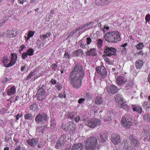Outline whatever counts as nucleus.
Wrapping results in <instances>:
<instances>
[{"instance_id":"obj_1","label":"nucleus","mask_w":150,"mask_h":150,"mask_svg":"<svg viewBox=\"0 0 150 150\" xmlns=\"http://www.w3.org/2000/svg\"><path fill=\"white\" fill-rule=\"evenodd\" d=\"M84 75V72L81 65H76L69 75V80L72 86L76 89L81 86V80Z\"/></svg>"},{"instance_id":"obj_2","label":"nucleus","mask_w":150,"mask_h":150,"mask_svg":"<svg viewBox=\"0 0 150 150\" xmlns=\"http://www.w3.org/2000/svg\"><path fill=\"white\" fill-rule=\"evenodd\" d=\"M121 34L117 31H113L107 33L105 36L106 40L111 42H117L121 40Z\"/></svg>"},{"instance_id":"obj_3","label":"nucleus","mask_w":150,"mask_h":150,"mask_svg":"<svg viewBox=\"0 0 150 150\" xmlns=\"http://www.w3.org/2000/svg\"><path fill=\"white\" fill-rule=\"evenodd\" d=\"M115 101L117 102L119 107L126 110L129 109V107L124 100L121 95L119 94H116L115 97Z\"/></svg>"},{"instance_id":"obj_4","label":"nucleus","mask_w":150,"mask_h":150,"mask_svg":"<svg viewBox=\"0 0 150 150\" xmlns=\"http://www.w3.org/2000/svg\"><path fill=\"white\" fill-rule=\"evenodd\" d=\"M85 124L89 127L94 128L101 125L100 120L97 118H92L89 120L88 118L84 120Z\"/></svg>"},{"instance_id":"obj_5","label":"nucleus","mask_w":150,"mask_h":150,"mask_svg":"<svg viewBox=\"0 0 150 150\" xmlns=\"http://www.w3.org/2000/svg\"><path fill=\"white\" fill-rule=\"evenodd\" d=\"M97 142V138L93 137L88 140L85 144V147L88 150H95Z\"/></svg>"},{"instance_id":"obj_6","label":"nucleus","mask_w":150,"mask_h":150,"mask_svg":"<svg viewBox=\"0 0 150 150\" xmlns=\"http://www.w3.org/2000/svg\"><path fill=\"white\" fill-rule=\"evenodd\" d=\"M122 125L125 128H128L130 127L134 122L132 117L130 116L126 115L122 118Z\"/></svg>"},{"instance_id":"obj_7","label":"nucleus","mask_w":150,"mask_h":150,"mask_svg":"<svg viewBox=\"0 0 150 150\" xmlns=\"http://www.w3.org/2000/svg\"><path fill=\"white\" fill-rule=\"evenodd\" d=\"M48 119V117L46 113L41 112L37 115L35 120L37 123L42 124L45 122Z\"/></svg>"},{"instance_id":"obj_8","label":"nucleus","mask_w":150,"mask_h":150,"mask_svg":"<svg viewBox=\"0 0 150 150\" xmlns=\"http://www.w3.org/2000/svg\"><path fill=\"white\" fill-rule=\"evenodd\" d=\"M141 136L142 139H143L144 141L150 142V129L146 128L144 129L141 133Z\"/></svg>"},{"instance_id":"obj_9","label":"nucleus","mask_w":150,"mask_h":150,"mask_svg":"<svg viewBox=\"0 0 150 150\" xmlns=\"http://www.w3.org/2000/svg\"><path fill=\"white\" fill-rule=\"evenodd\" d=\"M116 50L114 48L109 47L107 46L105 47L104 52L106 56H110L113 55L116 52Z\"/></svg>"},{"instance_id":"obj_10","label":"nucleus","mask_w":150,"mask_h":150,"mask_svg":"<svg viewBox=\"0 0 150 150\" xmlns=\"http://www.w3.org/2000/svg\"><path fill=\"white\" fill-rule=\"evenodd\" d=\"M111 140L112 142L114 144H118L121 142L120 136L117 134H113L111 137Z\"/></svg>"},{"instance_id":"obj_11","label":"nucleus","mask_w":150,"mask_h":150,"mask_svg":"<svg viewBox=\"0 0 150 150\" xmlns=\"http://www.w3.org/2000/svg\"><path fill=\"white\" fill-rule=\"evenodd\" d=\"M37 94L38 96V98L40 100L44 99L47 95L45 91L42 88L39 89Z\"/></svg>"},{"instance_id":"obj_12","label":"nucleus","mask_w":150,"mask_h":150,"mask_svg":"<svg viewBox=\"0 0 150 150\" xmlns=\"http://www.w3.org/2000/svg\"><path fill=\"white\" fill-rule=\"evenodd\" d=\"M96 71L98 73L102 75L103 77H105L107 74V71L105 67L101 66L98 67Z\"/></svg>"},{"instance_id":"obj_13","label":"nucleus","mask_w":150,"mask_h":150,"mask_svg":"<svg viewBox=\"0 0 150 150\" xmlns=\"http://www.w3.org/2000/svg\"><path fill=\"white\" fill-rule=\"evenodd\" d=\"M107 91L109 94H114L118 91L117 88L114 85H110L107 87Z\"/></svg>"},{"instance_id":"obj_14","label":"nucleus","mask_w":150,"mask_h":150,"mask_svg":"<svg viewBox=\"0 0 150 150\" xmlns=\"http://www.w3.org/2000/svg\"><path fill=\"white\" fill-rule=\"evenodd\" d=\"M129 138L131 140V143L132 145L135 147L139 146V144L136 137L131 135Z\"/></svg>"},{"instance_id":"obj_15","label":"nucleus","mask_w":150,"mask_h":150,"mask_svg":"<svg viewBox=\"0 0 150 150\" xmlns=\"http://www.w3.org/2000/svg\"><path fill=\"white\" fill-rule=\"evenodd\" d=\"M11 58L10 60V67L12 66L15 64L17 58V54L16 53L11 54Z\"/></svg>"},{"instance_id":"obj_16","label":"nucleus","mask_w":150,"mask_h":150,"mask_svg":"<svg viewBox=\"0 0 150 150\" xmlns=\"http://www.w3.org/2000/svg\"><path fill=\"white\" fill-rule=\"evenodd\" d=\"M128 139L124 140L125 143L123 147V150H136L134 147L132 146L129 144L128 143Z\"/></svg>"},{"instance_id":"obj_17","label":"nucleus","mask_w":150,"mask_h":150,"mask_svg":"<svg viewBox=\"0 0 150 150\" xmlns=\"http://www.w3.org/2000/svg\"><path fill=\"white\" fill-rule=\"evenodd\" d=\"M127 79L122 76L118 77L116 79L117 83L119 85H120L125 83Z\"/></svg>"},{"instance_id":"obj_18","label":"nucleus","mask_w":150,"mask_h":150,"mask_svg":"<svg viewBox=\"0 0 150 150\" xmlns=\"http://www.w3.org/2000/svg\"><path fill=\"white\" fill-rule=\"evenodd\" d=\"M97 55L96 50L95 48L90 49L89 50L87 51L86 55L88 56H96Z\"/></svg>"},{"instance_id":"obj_19","label":"nucleus","mask_w":150,"mask_h":150,"mask_svg":"<svg viewBox=\"0 0 150 150\" xmlns=\"http://www.w3.org/2000/svg\"><path fill=\"white\" fill-rule=\"evenodd\" d=\"M72 150H83V146L81 143L76 144L73 146L72 148Z\"/></svg>"},{"instance_id":"obj_20","label":"nucleus","mask_w":150,"mask_h":150,"mask_svg":"<svg viewBox=\"0 0 150 150\" xmlns=\"http://www.w3.org/2000/svg\"><path fill=\"white\" fill-rule=\"evenodd\" d=\"M131 107L134 111H136L139 113L142 112V109L140 106L136 105H132Z\"/></svg>"},{"instance_id":"obj_21","label":"nucleus","mask_w":150,"mask_h":150,"mask_svg":"<svg viewBox=\"0 0 150 150\" xmlns=\"http://www.w3.org/2000/svg\"><path fill=\"white\" fill-rule=\"evenodd\" d=\"M37 77L35 75V72H33L30 73L27 76L26 79V80H28L32 79L31 80L34 81L37 78Z\"/></svg>"},{"instance_id":"obj_22","label":"nucleus","mask_w":150,"mask_h":150,"mask_svg":"<svg viewBox=\"0 0 150 150\" xmlns=\"http://www.w3.org/2000/svg\"><path fill=\"white\" fill-rule=\"evenodd\" d=\"M27 142L29 145L34 146L36 145L38 141L37 139L33 138L31 140H27Z\"/></svg>"},{"instance_id":"obj_23","label":"nucleus","mask_w":150,"mask_h":150,"mask_svg":"<svg viewBox=\"0 0 150 150\" xmlns=\"http://www.w3.org/2000/svg\"><path fill=\"white\" fill-rule=\"evenodd\" d=\"M83 53L82 50H79L73 52L71 54V57L79 56L82 55Z\"/></svg>"},{"instance_id":"obj_24","label":"nucleus","mask_w":150,"mask_h":150,"mask_svg":"<svg viewBox=\"0 0 150 150\" xmlns=\"http://www.w3.org/2000/svg\"><path fill=\"white\" fill-rule=\"evenodd\" d=\"M103 57L106 63L108 64H112L114 63V61L112 60H111L108 58H107L105 54L103 55Z\"/></svg>"},{"instance_id":"obj_25","label":"nucleus","mask_w":150,"mask_h":150,"mask_svg":"<svg viewBox=\"0 0 150 150\" xmlns=\"http://www.w3.org/2000/svg\"><path fill=\"white\" fill-rule=\"evenodd\" d=\"M8 62L9 60L7 57H4L3 60V63L4 66L6 67H8L9 66V62Z\"/></svg>"},{"instance_id":"obj_26","label":"nucleus","mask_w":150,"mask_h":150,"mask_svg":"<svg viewBox=\"0 0 150 150\" xmlns=\"http://www.w3.org/2000/svg\"><path fill=\"white\" fill-rule=\"evenodd\" d=\"M30 108L31 110L34 111H37L39 109L37 104L35 103L30 106Z\"/></svg>"},{"instance_id":"obj_27","label":"nucleus","mask_w":150,"mask_h":150,"mask_svg":"<svg viewBox=\"0 0 150 150\" xmlns=\"http://www.w3.org/2000/svg\"><path fill=\"white\" fill-rule=\"evenodd\" d=\"M107 137L104 134H102L100 135V137L98 138L99 141L102 142H104L107 139Z\"/></svg>"},{"instance_id":"obj_28","label":"nucleus","mask_w":150,"mask_h":150,"mask_svg":"<svg viewBox=\"0 0 150 150\" xmlns=\"http://www.w3.org/2000/svg\"><path fill=\"white\" fill-rule=\"evenodd\" d=\"M143 64V62L142 60H138L137 61L136 65L137 69H139L142 67Z\"/></svg>"},{"instance_id":"obj_29","label":"nucleus","mask_w":150,"mask_h":150,"mask_svg":"<svg viewBox=\"0 0 150 150\" xmlns=\"http://www.w3.org/2000/svg\"><path fill=\"white\" fill-rule=\"evenodd\" d=\"M93 25V23L92 22L88 23L85 24L84 25L81 26L80 27H79L78 28H77L76 29V31H78L81 29H82L83 28L87 26H88L90 25Z\"/></svg>"},{"instance_id":"obj_30","label":"nucleus","mask_w":150,"mask_h":150,"mask_svg":"<svg viewBox=\"0 0 150 150\" xmlns=\"http://www.w3.org/2000/svg\"><path fill=\"white\" fill-rule=\"evenodd\" d=\"M103 102V100L102 98L99 96H97L95 100V103L96 104L98 105L101 104Z\"/></svg>"},{"instance_id":"obj_31","label":"nucleus","mask_w":150,"mask_h":150,"mask_svg":"<svg viewBox=\"0 0 150 150\" xmlns=\"http://www.w3.org/2000/svg\"><path fill=\"white\" fill-rule=\"evenodd\" d=\"M46 127L45 126H40L37 128L36 129L37 132L41 133L44 132L45 130Z\"/></svg>"},{"instance_id":"obj_32","label":"nucleus","mask_w":150,"mask_h":150,"mask_svg":"<svg viewBox=\"0 0 150 150\" xmlns=\"http://www.w3.org/2000/svg\"><path fill=\"white\" fill-rule=\"evenodd\" d=\"M51 35V33L50 32H48L43 35H40V38L42 40H44L46 38L49 37Z\"/></svg>"},{"instance_id":"obj_33","label":"nucleus","mask_w":150,"mask_h":150,"mask_svg":"<svg viewBox=\"0 0 150 150\" xmlns=\"http://www.w3.org/2000/svg\"><path fill=\"white\" fill-rule=\"evenodd\" d=\"M75 115V112H70L68 113L67 114V118L70 119H73L74 115Z\"/></svg>"},{"instance_id":"obj_34","label":"nucleus","mask_w":150,"mask_h":150,"mask_svg":"<svg viewBox=\"0 0 150 150\" xmlns=\"http://www.w3.org/2000/svg\"><path fill=\"white\" fill-rule=\"evenodd\" d=\"M103 0H96L95 3L97 5H102L103 4H106V3H104Z\"/></svg>"},{"instance_id":"obj_35","label":"nucleus","mask_w":150,"mask_h":150,"mask_svg":"<svg viewBox=\"0 0 150 150\" xmlns=\"http://www.w3.org/2000/svg\"><path fill=\"white\" fill-rule=\"evenodd\" d=\"M34 50L32 48H30L26 51V53L28 56H32L34 54Z\"/></svg>"},{"instance_id":"obj_36","label":"nucleus","mask_w":150,"mask_h":150,"mask_svg":"<svg viewBox=\"0 0 150 150\" xmlns=\"http://www.w3.org/2000/svg\"><path fill=\"white\" fill-rule=\"evenodd\" d=\"M17 35V32L16 30H12L10 33V38L15 37Z\"/></svg>"},{"instance_id":"obj_37","label":"nucleus","mask_w":150,"mask_h":150,"mask_svg":"<svg viewBox=\"0 0 150 150\" xmlns=\"http://www.w3.org/2000/svg\"><path fill=\"white\" fill-rule=\"evenodd\" d=\"M71 56V55H70L69 53L67 52H65L64 55V58L66 59H69Z\"/></svg>"},{"instance_id":"obj_38","label":"nucleus","mask_w":150,"mask_h":150,"mask_svg":"<svg viewBox=\"0 0 150 150\" xmlns=\"http://www.w3.org/2000/svg\"><path fill=\"white\" fill-rule=\"evenodd\" d=\"M103 42V41L101 39H98L97 40V44L99 48L102 47Z\"/></svg>"},{"instance_id":"obj_39","label":"nucleus","mask_w":150,"mask_h":150,"mask_svg":"<svg viewBox=\"0 0 150 150\" xmlns=\"http://www.w3.org/2000/svg\"><path fill=\"white\" fill-rule=\"evenodd\" d=\"M55 86L57 89L58 91L60 90L62 88V85L59 82L57 83Z\"/></svg>"},{"instance_id":"obj_40","label":"nucleus","mask_w":150,"mask_h":150,"mask_svg":"<svg viewBox=\"0 0 150 150\" xmlns=\"http://www.w3.org/2000/svg\"><path fill=\"white\" fill-rule=\"evenodd\" d=\"M56 124V121L54 118H52L51 121V126L53 127H54Z\"/></svg>"},{"instance_id":"obj_41","label":"nucleus","mask_w":150,"mask_h":150,"mask_svg":"<svg viewBox=\"0 0 150 150\" xmlns=\"http://www.w3.org/2000/svg\"><path fill=\"white\" fill-rule=\"evenodd\" d=\"M144 119L147 121H150V115H144Z\"/></svg>"},{"instance_id":"obj_42","label":"nucleus","mask_w":150,"mask_h":150,"mask_svg":"<svg viewBox=\"0 0 150 150\" xmlns=\"http://www.w3.org/2000/svg\"><path fill=\"white\" fill-rule=\"evenodd\" d=\"M144 46V45L142 42H140L137 45V48L138 49L140 50Z\"/></svg>"},{"instance_id":"obj_43","label":"nucleus","mask_w":150,"mask_h":150,"mask_svg":"<svg viewBox=\"0 0 150 150\" xmlns=\"http://www.w3.org/2000/svg\"><path fill=\"white\" fill-rule=\"evenodd\" d=\"M25 118L27 120H30L32 118V115L30 114H28L25 115L24 116Z\"/></svg>"},{"instance_id":"obj_44","label":"nucleus","mask_w":150,"mask_h":150,"mask_svg":"<svg viewBox=\"0 0 150 150\" xmlns=\"http://www.w3.org/2000/svg\"><path fill=\"white\" fill-rule=\"evenodd\" d=\"M16 89L14 86H13L10 88V95L13 94L16 92Z\"/></svg>"},{"instance_id":"obj_45","label":"nucleus","mask_w":150,"mask_h":150,"mask_svg":"<svg viewBox=\"0 0 150 150\" xmlns=\"http://www.w3.org/2000/svg\"><path fill=\"white\" fill-rule=\"evenodd\" d=\"M53 70L54 71L58 70V65L57 64H53L51 66Z\"/></svg>"},{"instance_id":"obj_46","label":"nucleus","mask_w":150,"mask_h":150,"mask_svg":"<svg viewBox=\"0 0 150 150\" xmlns=\"http://www.w3.org/2000/svg\"><path fill=\"white\" fill-rule=\"evenodd\" d=\"M7 110L8 107H4V108L1 109V110L0 111V112L2 114H3L6 112L7 111Z\"/></svg>"},{"instance_id":"obj_47","label":"nucleus","mask_w":150,"mask_h":150,"mask_svg":"<svg viewBox=\"0 0 150 150\" xmlns=\"http://www.w3.org/2000/svg\"><path fill=\"white\" fill-rule=\"evenodd\" d=\"M145 20L146 22H149L150 21V15L147 14L146 15Z\"/></svg>"},{"instance_id":"obj_48","label":"nucleus","mask_w":150,"mask_h":150,"mask_svg":"<svg viewBox=\"0 0 150 150\" xmlns=\"http://www.w3.org/2000/svg\"><path fill=\"white\" fill-rule=\"evenodd\" d=\"M126 82V84L128 85L129 86H131L132 84V81L131 79L128 80Z\"/></svg>"},{"instance_id":"obj_49","label":"nucleus","mask_w":150,"mask_h":150,"mask_svg":"<svg viewBox=\"0 0 150 150\" xmlns=\"http://www.w3.org/2000/svg\"><path fill=\"white\" fill-rule=\"evenodd\" d=\"M60 140L61 141H62V142H64L66 141V137L65 135L62 136L60 138Z\"/></svg>"},{"instance_id":"obj_50","label":"nucleus","mask_w":150,"mask_h":150,"mask_svg":"<svg viewBox=\"0 0 150 150\" xmlns=\"http://www.w3.org/2000/svg\"><path fill=\"white\" fill-rule=\"evenodd\" d=\"M27 55H28L26 52L23 53L22 54V58L23 59H25L27 57Z\"/></svg>"},{"instance_id":"obj_51","label":"nucleus","mask_w":150,"mask_h":150,"mask_svg":"<svg viewBox=\"0 0 150 150\" xmlns=\"http://www.w3.org/2000/svg\"><path fill=\"white\" fill-rule=\"evenodd\" d=\"M104 119V121H105L109 122L111 120V118L110 117H105Z\"/></svg>"},{"instance_id":"obj_52","label":"nucleus","mask_w":150,"mask_h":150,"mask_svg":"<svg viewBox=\"0 0 150 150\" xmlns=\"http://www.w3.org/2000/svg\"><path fill=\"white\" fill-rule=\"evenodd\" d=\"M34 33L32 31H30L28 33V35L30 37H32L34 35Z\"/></svg>"},{"instance_id":"obj_53","label":"nucleus","mask_w":150,"mask_h":150,"mask_svg":"<svg viewBox=\"0 0 150 150\" xmlns=\"http://www.w3.org/2000/svg\"><path fill=\"white\" fill-rule=\"evenodd\" d=\"M85 99L84 98H81L78 100V103L80 104H82L85 101Z\"/></svg>"},{"instance_id":"obj_54","label":"nucleus","mask_w":150,"mask_h":150,"mask_svg":"<svg viewBox=\"0 0 150 150\" xmlns=\"http://www.w3.org/2000/svg\"><path fill=\"white\" fill-rule=\"evenodd\" d=\"M86 39L87 43V44L89 45L91 42V38H90L89 37L87 38Z\"/></svg>"},{"instance_id":"obj_55","label":"nucleus","mask_w":150,"mask_h":150,"mask_svg":"<svg viewBox=\"0 0 150 150\" xmlns=\"http://www.w3.org/2000/svg\"><path fill=\"white\" fill-rule=\"evenodd\" d=\"M50 82L52 84L54 85L57 83L56 80L54 79H52L50 81Z\"/></svg>"},{"instance_id":"obj_56","label":"nucleus","mask_w":150,"mask_h":150,"mask_svg":"<svg viewBox=\"0 0 150 150\" xmlns=\"http://www.w3.org/2000/svg\"><path fill=\"white\" fill-rule=\"evenodd\" d=\"M25 48V46L24 45H21L20 46L19 50L20 51H22Z\"/></svg>"},{"instance_id":"obj_57","label":"nucleus","mask_w":150,"mask_h":150,"mask_svg":"<svg viewBox=\"0 0 150 150\" xmlns=\"http://www.w3.org/2000/svg\"><path fill=\"white\" fill-rule=\"evenodd\" d=\"M5 23V21H3V20H0V27L4 24Z\"/></svg>"},{"instance_id":"obj_58","label":"nucleus","mask_w":150,"mask_h":150,"mask_svg":"<svg viewBox=\"0 0 150 150\" xmlns=\"http://www.w3.org/2000/svg\"><path fill=\"white\" fill-rule=\"evenodd\" d=\"M80 118L79 116L76 117L74 118V120L76 122H78L80 120Z\"/></svg>"},{"instance_id":"obj_59","label":"nucleus","mask_w":150,"mask_h":150,"mask_svg":"<svg viewBox=\"0 0 150 150\" xmlns=\"http://www.w3.org/2000/svg\"><path fill=\"white\" fill-rule=\"evenodd\" d=\"M23 115L21 114V115H20V114L18 113L16 116V120H18L19 119V118L20 117H22Z\"/></svg>"},{"instance_id":"obj_60","label":"nucleus","mask_w":150,"mask_h":150,"mask_svg":"<svg viewBox=\"0 0 150 150\" xmlns=\"http://www.w3.org/2000/svg\"><path fill=\"white\" fill-rule=\"evenodd\" d=\"M26 0H19L18 1V3L19 4H23L24 2L26 1Z\"/></svg>"},{"instance_id":"obj_61","label":"nucleus","mask_w":150,"mask_h":150,"mask_svg":"<svg viewBox=\"0 0 150 150\" xmlns=\"http://www.w3.org/2000/svg\"><path fill=\"white\" fill-rule=\"evenodd\" d=\"M64 94L63 93H60L59 95V96L61 98H63L65 97V96H64Z\"/></svg>"},{"instance_id":"obj_62","label":"nucleus","mask_w":150,"mask_h":150,"mask_svg":"<svg viewBox=\"0 0 150 150\" xmlns=\"http://www.w3.org/2000/svg\"><path fill=\"white\" fill-rule=\"evenodd\" d=\"M26 65H25L24 66H22L21 68V70L22 71H23L24 69L26 68L27 67Z\"/></svg>"},{"instance_id":"obj_63","label":"nucleus","mask_w":150,"mask_h":150,"mask_svg":"<svg viewBox=\"0 0 150 150\" xmlns=\"http://www.w3.org/2000/svg\"><path fill=\"white\" fill-rule=\"evenodd\" d=\"M109 29V28L108 27V26H106V27H105L104 28V31H107Z\"/></svg>"},{"instance_id":"obj_64","label":"nucleus","mask_w":150,"mask_h":150,"mask_svg":"<svg viewBox=\"0 0 150 150\" xmlns=\"http://www.w3.org/2000/svg\"><path fill=\"white\" fill-rule=\"evenodd\" d=\"M20 145H18L16 147L15 150H19L20 149Z\"/></svg>"}]
</instances>
